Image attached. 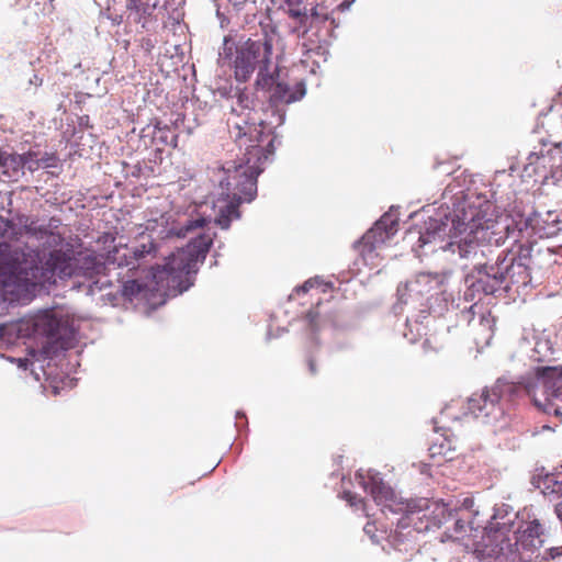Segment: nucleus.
<instances>
[{
	"mask_svg": "<svg viewBox=\"0 0 562 562\" xmlns=\"http://www.w3.org/2000/svg\"><path fill=\"white\" fill-rule=\"evenodd\" d=\"M558 223L559 216L551 211L544 216L538 212L529 217L496 215L491 202L476 204L463 199L454 204L451 216L442 213L429 217L417 232H408V236L417 234L418 248L428 246L431 252L441 250L452 263L463 269L473 263L479 274L473 286L485 294H494L515 269V263L503 254L497 256L495 265L482 263L479 259L485 257L484 248L498 246L508 238L517 243L531 235L552 237L559 231Z\"/></svg>",
	"mask_w": 562,
	"mask_h": 562,
	"instance_id": "nucleus-1",
	"label": "nucleus"
},
{
	"mask_svg": "<svg viewBox=\"0 0 562 562\" xmlns=\"http://www.w3.org/2000/svg\"><path fill=\"white\" fill-rule=\"evenodd\" d=\"M473 506L474 502L471 497L448 502L420 498L397 503L394 499V493L389 490V522L396 524L392 546L398 551H413L418 533L453 520V526L448 527L441 536L442 542L461 541L472 532L488 529L494 530L493 540L497 543L496 549L492 551L499 562H530L533 558H538L543 543V531L538 520L529 521L519 529L515 536V542L512 543L504 533V530L512 525L510 517L505 519L508 516L506 505L495 509L488 526H483L475 520L479 512L474 510Z\"/></svg>",
	"mask_w": 562,
	"mask_h": 562,
	"instance_id": "nucleus-2",
	"label": "nucleus"
},
{
	"mask_svg": "<svg viewBox=\"0 0 562 562\" xmlns=\"http://www.w3.org/2000/svg\"><path fill=\"white\" fill-rule=\"evenodd\" d=\"M104 269V263L92 254H80L72 258L61 250H53L47 256H41L36 251L31 262L25 261V266L3 283V292L11 302L27 301L37 286L54 284L56 276H82L92 279Z\"/></svg>",
	"mask_w": 562,
	"mask_h": 562,
	"instance_id": "nucleus-3",
	"label": "nucleus"
},
{
	"mask_svg": "<svg viewBox=\"0 0 562 562\" xmlns=\"http://www.w3.org/2000/svg\"><path fill=\"white\" fill-rule=\"evenodd\" d=\"M552 353V342L541 333L524 337L513 358L530 367L531 371L518 383L531 397L535 406L547 414L562 416L561 408L555 404L557 401L562 402V366L532 367L535 362L548 360Z\"/></svg>",
	"mask_w": 562,
	"mask_h": 562,
	"instance_id": "nucleus-4",
	"label": "nucleus"
},
{
	"mask_svg": "<svg viewBox=\"0 0 562 562\" xmlns=\"http://www.w3.org/2000/svg\"><path fill=\"white\" fill-rule=\"evenodd\" d=\"M228 126L238 147L245 148V158L238 165L227 162L222 167L221 194L225 199L251 202L257 194V176L261 171L259 162L266 158L260 146L262 128L246 120L233 121Z\"/></svg>",
	"mask_w": 562,
	"mask_h": 562,
	"instance_id": "nucleus-5",
	"label": "nucleus"
},
{
	"mask_svg": "<svg viewBox=\"0 0 562 562\" xmlns=\"http://www.w3.org/2000/svg\"><path fill=\"white\" fill-rule=\"evenodd\" d=\"M212 245L209 234H199L184 248L178 249L166 258L162 266L153 268V279L157 288L164 290H187L190 276L196 272L200 261H203Z\"/></svg>",
	"mask_w": 562,
	"mask_h": 562,
	"instance_id": "nucleus-6",
	"label": "nucleus"
},
{
	"mask_svg": "<svg viewBox=\"0 0 562 562\" xmlns=\"http://www.w3.org/2000/svg\"><path fill=\"white\" fill-rule=\"evenodd\" d=\"M274 30L263 31L261 37L248 38L240 45L228 38H224L223 59H228L234 70V77L238 82H247L255 70H258L263 64H272V50L274 41Z\"/></svg>",
	"mask_w": 562,
	"mask_h": 562,
	"instance_id": "nucleus-7",
	"label": "nucleus"
},
{
	"mask_svg": "<svg viewBox=\"0 0 562 562\" xmlns=\"http://www.w3.org/2000/svg\"><path fill=\"white\" fill-rule=\"evenodd\" d=\"M21 336L40 340L41 352L52 357L58 350L68 349L70 346V330L67 322L58 318L53 311L45 310L22 319L18 325Z\"/></svg>",
	"mask_w": 562,
	"mask_h": 562,
	"instance_id": "nucleus-8",
	"label": "nucleus"
},
{
	"mask_svg": "<svg viewBox=\"0 0 562 562\" xmlns=\"http://www.w3.org/2000/svg\"><path fill=\"white\" fill-rule=\"evenodd\" d=\"M524 387L519 383L498 379L493 386L484 389L480 394H473L468 400V411L483 423L494 424L504 415V403L510 401Z\"/></svg>",
	"mask_w": 562,
	"mask_h": 562,
	"instance_id": "nucleus-9",
	"label": "nucleus"
},
{
	"mask_svg": "<svg viewBox=\"0 0 562 562\" xmlns=\"http://www.w3.org/2000/svg\"><path fill=\"white\" fill-rule=\"evenodd\" d=\"M60 224V220L57 217H50L46 222L26 217L23 229L25 234L42 241L44 246L57 247L64 241L63 234L59 232Z\"/></svg>",
	"mask_w": 562,
	"mask_h": 562,
	"instance_id": "nucleus-10",
	"label": "nucleus"
},
{
	"mask_svg": "<svg viewBox=\"0 0 562 562\" xmlns=\"http://www.w3.org/2000/svg\"><path fill=\"white\" fill-rule=\"evenodd\" d=\"M385 217L386 213L381 216L374 227L369 229L362 238L355 244V248L366 260L373 259L374 256L379 255L380 250L384 249L386 239V226L384 225Z\"/></svg>",
	"mask_w": 562,
	"mask_h": 562,
	"instance_id": "nucleus-11",
	"label": "nucleus"
},
{
	"mask_svg": "<svg viewBox=\"0 0 562 562\" xmlns=\"http://www.w3.org/2000/svg\"><path fill=\"white\" fill-rule=\"evenodd\" d=\"M329 20V13L327 8L321 4L311 9L307 16L304 18L306 22L305 29H307V37L302 41V46L306 52H311L315 48L321 47L322 42V29Z\"/></svg>",
	"mask_w": 562,
	"mask_h": 562,
	"instance_id": "nucleus-12",
	"label": "nucleus"
},
{
	"mask_svg": "<svg viewBox=\"0 0 562 562\" xmlns=\"http://www.w3.org/2000/svg\"><path fill=\"white\" fill-rule=\"evenodd\" d=\"M156 252V245L153 240L143 243L136 246L133 250L124 247H114L113 250L108 252L106 262L117 267H130L135 268V261L145 258L148 255Z\"/></svg>",
	"mask_w": 562,
	"mask_h": 562,
	"instance_id": "nucleus-13",
	"label": "nucleus"
},
{
	"mask_svg": "<svg viewBox=\"0 0 562 562\" xmlns=\"http://www.w3.org/2000/svg\"><path fill=\"white\" fill-rule=\"evenodd\" d=\"M356 482L372 496L373 502L379 507L381 515H384L386 508V492L381 473L371 470L359 471L356 474Z\"/></svg>",
	"mask_w": 562,
	"mask_h": 562,
	"instance_id": "nucleus-14",
	"label": "nucleus"
},
{
	"mask_svg": "<svg viewBox=\"0 0 562 562\" xmlns=\"http://www.w3.org/2000/svg\"><path fill=\"white\" fill-rule=\"evenodd\" d=\"M443 281V276L430 272L418 273L413 281L405 284V289L409 293L423 294L434 288L438 286Z\"/></svg>",
	"mask_w": 562,
	"mask_h": 562,
	"instance_id": "nucleus-15",
	"label": "nucleus"
},
{
	"mask_svg": "<svg viewBox=\"0 0 562 562\" xmlns=\"http://www.w3.org/2000/svg\"><path fill=\"white\" fill-rule=\"evenodd\" d=\"M305 94V85L300 81L295 85L294 90H292L286 83L279 82L276 85L271 99L276 102L280 103H292Z\"/></svg>",
	"mask_w": 562,
	"mask_h": 562,
	"instance_id": "nucleus-16",
	"label": "nucleus"
},
{
	"mask_svg": "<svg viewBox=\"0 0 562 562\" xmlns=\"http://www.w3.org/2000/svg\"><path fill=\"white\" fill-rule=\"evenodd\" d=\"M226 200L228 203L220 209L218 215L216 217V223L224 229H227L231 226L233 220L240 217L239 205L244 202L233 199Z\"/></svg>",
	"mask_w": 562,
	"mask_h": 562,
	"instance_id": "nucleus-17",
	"label": "nucleus"
},
{
	"mask_svg": "<svg viewBox=\"0 0 562 562\" xmlns=\"http://www.w3.org/2000/svg\"><path fill=\"white\" fill-rule=\"evenodd\" d=\"M207 223L206 218L199 216L194 220H188L187 223L182 226H172L167 231L165 237H186L189 233L195 231L196 228H202Z\"/></svg>",
	"mask_w": 562,
	"mask_h": 562,
	"instance_id": "nucleus-18",
	"label": "nucleus"
},
{
	"mask_svg": "<svg viewBox=\"0 0 562 562\" xmlns=\"http://www.w3.org/2000/svg\"><path fill=\"white\" fill-rule=\"evenodd\" d=\"M363 530L374 544H382V541L385 539L386 529L383 520L380 518L369 520Z\"/></svg>",
	"mask_w": 562,
	"mask_h": 562,
	"instance_id": "nucleus-19",
	"label": "nucleus"
},
{
	"mask_svg": "<svg viewBox=\"0 0 562 562\" xmlns=\"http://www.w3.org/2000/svg\"><path fill=\"white\" fill-rule=\"evenodd\" d=\"M288 14L290 18L296 21L295 25L292 29V32L296 34V36L300 40L305 41V38L307 37V29H305L306 22L304 21V18L307 16V13L301 12L300 10L296 9H290L288 11Z\"/></svg>",
	"mask_w": 562,
	"mask_h": 562,
	"instance_id": "nucleus-20",
	"label": "nucleus"
},
{
	"mask_svg": "<svg viewBox=\"0 0 562 562\" xmlns=\"http://www.w3.org/2000/svg\"><path fill=\"white\" fill-rule=\"evenodd\" d=\"M21 157L0 151V169L7 176H12L21 167Z\"/></svg>",
	"mask_w": 562,
	"mask_h": 562,
	"instance_id": "nucleus-21",
	"label": "nucleus"
},
{
	"mask_svg": "<svg viewBox=\"0 0 562 562\" xmlns=\"http://www.w3.org/2000/svg\"><path fill=\"white\" fill-rule=\"evenodd\" d=\"M271 64L262 65L258 69L257 79H256V88L261 90L270 89L274 83L273 75L270 71Z\"/></svg>",
	"mask_w": 562,
	"mask_h": 562,
	"instance_id": "nucleus-22",
	"label": "nucleus"
},
{
	"mask_svg": "<svg viewBox=\"0 0 562 562\" xmlns=\"http://www.w3.org/2000/svg\"><path fill=\"white\" fill-rule=\"evenodd\" d=\"M125 7L131 14L136 16L135 21L137 22L148 11V4L143 0H126Z\"/></svg>",
	"mask_w": 562,
	"mask_h": 562,
	"instance_id": "nucleus-23",
	"label": "nucleus"
},
{
	"mask_svg": "<svg viewBox=\"0 0 562 562\" xmlns=\"http://www.w3.org/2000/svg\"><path fill=\"white\" fill-rule=\"evenodd\" d=\"M429 453L431 458L442 457L445 460H452L453 458L452 450L450 448H446L443 443H434L429 448Z\"/></svg>",
	"mask_w": 562,
	"mask_h": 562,
	"instance_id": "nucleus-24",
	"label": "nucleus"
},
{
	"mask_svg": "<svg viewBox=\"0 0 562 562\" xmlns=\"http://www.w3.org/2000/svg\"><path fill=\"white\" fill-rule=\"evenodd\" d=\"M143 285L136 280H128L123 284L122 294L132 297L142 292Z\"/></svg>",
	"mask_w": 562,
	"mask_h": 562,
	"instance_id": "nucleus-25",
	"label": "nucleus"
},
{
	"mask_svg": "<svg viewBox=\"0 0 562 562\" xmlns=\"http://www.w3.org/2000/svg\"><path fill=\"white\" fill-rule=\"evenodd\" d=\"M2 224H3L4 227H3L2 231L0 229V235L3 238L18 239V233L14 231L11 222L5 221V222H2Z\"/></svg>",
	"mask_w": 562,
	"mask_h": 562,
	"instance_id": "nucleus-26",
	"label": "nucleus"
},
{
	"mask_svg": "<svg viewBox=\"0 0 562 562\" xmlns=\"http://www.w3.org/2000/svg\"><path fill=\"white\" fill-rule=\"evenodd\" d=\"M342 498L351 506L356 507L359 504H362V498L359 497L357 494L350 492V491H344Z\"/></svg>",
	"mask_w": 562,
	"mask_h": 562,
	"instance_id": "nucleus-27",
	"label": "nucleus"
},
{
	"mask_svg": "<svg viewBox=\"0 0 562 562\" xmlns=\"http://www.w3.org/2000/svg\"><path fill=\"white\" fill-rule=\"evenodd\" d=\"M306 319L313 330L317 329V319H318V313L315 311H308L306 313Z\"/></svg>",
	"mask_w": 562,
	"mask_h": 562,
	"instance_id": "nucleus-28",
	"label": "nucleus"
},
{
	"mask_svg": "<svg viewBox=\"0 0 562 562\" xmlns=\"http://www.w3.org/2000/svg\"><path fill=\"white\" fill-rule=\"evenodd\" d=\"M394 213H395V210L393 206L389 207V213H387V216H389V237L391 236L392 234V231H393V226L395 224V221L393 220V216H394Z\"/></svg>",
	"mask_w": 562,
	"mask_h": 562,
	"instance_id": "nucleus-29",
	"label": "nucleus"
},
{
	"mask_svg": "<svg viewBox=\"0 0 562 562\" xmlns=\"http://www.w3.org/2000/svg\"><path fill=\"white\" fill-rule=\"evenodd\" d=\"M10 250V244L7 241L0 243V256L4 255L7 251Z\"/></svg>",
	"mask_w": 562,
	"mask_h": 562,
	"instance_id": "nucleus-30",
	"label": "nucleus"
},
{
	"mask_svg": "<svg viewBox=\"0 0 562 562\" xmlns=\"http://www.w3.org/2000/svg\"><path fill=\"white\" fill-rule=\"evenodd\" d=\"M308 369H310V372L311 374H316L317 373V368H316V363L313 359H308Z\"/></svg>",
	"mask_w": 562,
	"mask_h": 562,
	"instance_id": "nucleus-31",
	"label": "nucleus"
},
{
	"mask_svg": "<svg viewBox=\"0 0 562 562\" xmlns=\"http://www.w3.org/2000/svg\"><path fill=\"white\" fill-rule=\"evenodd\" d=\"M311 286H312V282L311 281H306V282H304V284L302 286H300L297 289V292L302 291V292L306 293L310 290Z\"/></svg>",
	"mask_w": 562,
	"mask_h": 562,
	"instance_id": "nucleus-32",
	"label": "nucleus"
},
{
	"mask_svg": "<svg viewBox=\"0 0 562 562\" xmlns=\"http://www.w3.org/2000/svg\"><path fill=\"white\" fill-rule=\"evenodd\" d=\"M558 549L550 548L551 557L554 558L555 555H559Z\"/></svg>",
	"mask_w": 562,
	"mask_h": 562,
	"instance_id": "nucleus-33",
	"label": "nucleus"
},
{
	"mask_svg": "<svg viewBox=\"0 0 562 562\" xmlns=\"http://www.w3.org/2000/svg\"><path fill=\"white\" fill-rule=\"evenodd\" d=\"M424 329H425L424 327H423V328L417 327V335H418V336L424 335V334H425V333L423 331Z\"/></svg>",
	"mask_w": 562,
	"mask_h": 562,
	"instance_id": "nucleus-34",
	"label": "nucleus"
},
{
	"mask_svg": "<svg viewBox=\"0 0 562 562\" xmlns=\"http://www.w3.org/2000/svg\"><path fill=\"white\" fill-rule=\"evenodd\" d=\"M407 326H408V327H412V326H413V325H412V321H411L409 318L407 319Z\"/></svg>",
	"mask_w": 562,
	"mask_h": 562,
	"instance_id": "nucleus-35",
	"label": "nucleus"
},
{
	"mask_svg": "<svg viewBox=\"0 0 562 562\" xmlns=\"http://www.w3.org/2000/svg\"><path fill=\"white\" fill-rule=\"evenodd\" d=\"M420 471H422V473H427V471H426V465H424V467H423V469H422Z\"/></svg>",
	"mask_w": 562,
	"mask_h": 562,
	"instance_id": "nucleus-36",
	"label": "nucleus"
}]
</instances>
